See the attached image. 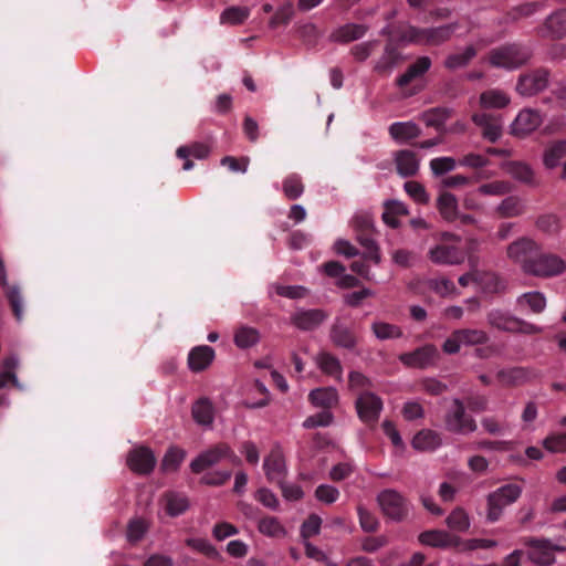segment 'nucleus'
I'll use <instances>...</instances> for the list:
<instances>
[{
  "label": "nucleus",
  "mask_w": 566,
  "mask_h": 566,
  "mask_svg": "<svg viewBox=\"0 0 566 566\" xmlns=\"http://www.w3.org/2000/svg\"><path fill=\"white\" fill-rule=\"evenodd\" d=\"M486 318L492 327L507 333L535 335L543 332L541 326L526 322L502 310L490 311Z\"/></svg>",
  "instance_id": "obj_1"
},
{
  "label": "nucleus",
  "mask_w": 566,
  "mask_h": 566,
  "mask_svg": "<svg viewBox=\"0 0 566 566\" xmlns=\"http://www.w3.org/2000/svg\"><path fill=\"white\" fill-rule=\"evenodd\" d=\"M531 57L527 49L518 44H507L493 49L488 54L491 66L504 70H514L524 65Z\"/></svg>",
  "instance_id": "obj_2"
},
{
  "label": "nucleus",
  "mask_w": 566,
  "mask_h": 566,
  "mask_svg": "<svg viewBox=\"0 0 566 566\" xmlns=\"http://www.w3.org/2000/svg\"><path fill=\"white\" fill-rule=\"evenodd\" d=\"M376 501L382 515L394 522L405 521L410 513L409 501L395 489L382 490Z\"/></svg>",
  "instance_id": "obj_3"
},
{
  "label": "nucleus",
  "mask_w": 566,
  "mask_h": 566,
  "mask_svg": "<svg viewBox=\"0 0 566 566\" xmlns=\"http://www.w3.org/2000/svg\"><path fill=\"white\" fill-rule=\"evenodd\" d=\"M522 494V488L517 484H505L491 492L486 497V518L496 522L506 506L516 502Z\"/></svg>",
  "instance_id": "obj_4"
},
{
  "label": "nucleus",
  "mask_w": 566,
  "mask_h": 566,
  "mask_svg": "<svg viewBox=\"0 0 566 566\" xmlns=\"http://www.w3.org/2000/svg\"><path fill=\"white\" fill-rule=\"evenodd\" d=\"M565 271L566 260L552 252H542L541 249L533 262L525 266V274L543 279L558 276Z\"/></svg>",
  "instance_id": "obj_5"
},
{
  "label": "nucleus",
  "mask_w": 566,
  "mask_h": 566,
  "mask_svg": "<svg viewBox=\"0 0 566 566\" xmlns=\"http://www.w3.org/2000/svg\"><path fill=\"white\" fill-rule=\"evenodd\" d=\"M223 459H230L233 463H240V459L233 453L230 446L220 442L199 453L198 457L191 461L190 469L193 473L199 474L217 465Z\"/></svg>",
  "instance_id": "obj_6"
},
{
  "label": "nucleus",
  "mask_w": 566,
  "mask_h": 566,
  "mask_svg": "<svg viewBox=\"0 0 566 566\" xmlns=\"http://www.w3.org/2000/svg\"><path fill=\"white\" fill-rule=\"evenodd\" d=\"M447 430L458 434H468L474 432L478 428L474 418L465 412L463 402L454 398L450 409L444 416Z\"/></svg>",
  "instance_id": "obj_7"
},
{
  "label": "nucleus",
  "mask_w": 566,
  "mask_h": 566,
  "mask_svg": "<svg viewBox=\"0 0 566 566\" xmlns=\"http://www.w3.org/2000/svg\"><path fill=\"white\" fill-rule=\"evenodd\" d=\"M541 245L533 239L522 237L510 243L506 248L507 258L514 263L520 264L525 273L527 263H532Z\"/></svg>",
  "instance_id": "obj_8"
},
{
  "label": "nucleus",
  "mask_w": 566,
  "mask_h": 566,
  "mask_svg": "<svg viewBox=\"0 0 566 566\" xmlns=\"http://www.w3.org/2000/svg\"><path fill=\"white\" fill-rule=\"evenodd\" d=\"M524 545L528 546L527 556L530 560L539 566H548L555 563L554 552L564 549L543 538H526Z\"/></svg>",
  "instance_id": "obj_9"
},
{
  "label": "nucleus",
  "mask_w": 566,
  "mask_h": 566,
  "mask_svg": "<svg viewBox=\"0 0 566 566\" xmlns=\"http://www.w3.org/2000/svg\"><path fill=\"white\" fill-rule=\"evenodd\" d=\"M440 354L434 345L428 344L413 352L401 354L399 359L407 367L424 369L434 366Z\"/></svg>",
  "instance_id": "obj_10"
},
{
  "label": "nucleus",
  "mask_w": 566,
  "mask_h": 566,
  "mask_svg": "<svg viewBox=\"0 0 566 566\" xmlns=\"http://www.w3.org/2000/svg\"><path fill=\"white\" fill-rule=\"evenodd\" d=\"M538 36L551 40H560L566 36V9L552 12L537 27Z\"/></svg>",
  "instance_id": "obj_11"
},
{
  "label": "nucleus",
  "mask_w": 566,
  "mask_h": 566,
  "mask_svg": "<svg viewBox=\"0 0 566 566\" xmlns=\"http://www.w3.org/2000/svg\"><path fill=\"white\" fill-rule=\"evenodd\" d=\"M549 73L545 69H537L522 74L516 84V91L523 96H533L548 85Z\"/></svg>",
  "instance_id": "obj_12"
},
{
  "label": "nucleus",
  "mask_w": 566,
  "mask_h": 566,
  "mask_svg": "<svg viewBox=\"0 0 566 566\" xmlns=\"http://www.w3.org/2000/svg\"><path fill=\"white\" fill-rule=\"evenodd\" d=\"M428 259L437 265H457L464 261V254L455 244L439 242L427 253Z\"/></svg>",
  "instance_id": "obj_13"
},
{
  "label": "nucleus",
  "mask_w": 566,
  "mask_h": 566,
  "mask_svg": "<svg viewBox=\"0 0 566 566\" xmlns=\"http://www.w3.org/2000/svg\"><path fill=\"white\" fill-rule=\"evenodd\" d=\"M356 409L360 420L366 423L375 422L382 410V401L377 395L363 391L356 399Z\"/></svg>",
  "instance_id": "obj_14"
},
{
  "label": "nucleus",
  "mask_w": 566,
  "mask_h": 566,
  "mask_svg": "<svg viewBox=\"0 0 566 566\" xmlns=\"http://www.w3.org/2000/svg\"><path fill=\"white\" fill-rule=\"evenodd\" d=\"M127 465L134 473L146 475L153 472L156 465V458L149 448L138 447L129 451Z\"/></svg>",
  "instance_id": "obj_15"
},
{
  "label": "nucleus",
  "mask_w": 566,
  "mask_h": 566,
  "mask_svg": "<svg viewBox=\"0 0 566 566\" xmlns=\"http://www.w3.org/2000/svg\"><path fill=\"white\" fill-rule=\"evenodd\" d=\"M472 122L481 128L482 137L495 143L502 136L503 119L500 115L479 113L472 115Z\"/></svg>",
  "instance_id": "obj_16"
},
{
  "label": "nucleus",
  "mask_w": 566,
  "mask_h": 566,
  "mask_svg": "<svg viewBox=\"0 0 566 566\" xmlns=\"http://www.w3.org/2000/svg\"><path fill=\"white\" fill-rule=\"evenodd\" d=\"M537 373L530 367L504 368L496 373V379L502 386L516 387L532 381Z\"/></svg>",
  "instance_id": "obj_17"
},
{
  "label": "nucleus",
  "mask_w": 566,
  "mask_h": 566,
  "mask_svg": "<svg viewBox=\"0 0 566 566\" xmlns=\"http://www.w3.org/2000/svg\"><path fill=\"white\" fill-rule=\"evenodd\" d=\"M484 48V44L479 41L475 44H468L464 48L449 54L443 65L450 71L463 69L476 56L478 52Z\"/></svg>",
  "instance_id": "obj_18"
},
{
  "label": "nucleus",
  "mask_w": 566,
  "mask_h": 566,
  "mask_svg": "<svg viewBox=\"0 0 566 566\" xmlns=\"http://www.w3.org/2000/svg\"><path fill=\"white\" fill-rule=\"evenodd\" d=\"M541 114L533 109L521 111L511 126V132L515 136H526L534 132L542 124Z\"/></svg>",
  "instance_id": "obj_19"
},
{
  "label": "nucleus",
  "mask_w": 566,
  "mask_h": 566,
  "mask_svg": "<svg viewBox=\"0 0 566 566\" xmlns=\"http://www.w3.org/2000/svg\"><path fill=\"white\" fill-rule=\"evenodd\" d=\"M326 318L327 314L319 308L298 310L291 315V323L300 329L311 331L318 327Z\"/></svg>",
  "instance_id": "obj_20"
},
{
  "label": "nucleus",
  "mask_w": 566,
  "mask_h": 566,
  "mask_svg": "<svg viewBox=\"0 0 566 566\" xmlns=\"http://www.w3.org/2000/svg\"><path fill=\"white\" fill-rule=\"evenodd\" d=\"M214 359L212 347L202 345L192 348L188 355V366L193 373H200L207 369Z\"/></svg>",
  "instance_id": "obj_21"
},
{
  "label": "nucleus",
  "mask_w": 566,
  "mask_h": 566,
  "mask_svg": "<svg viewBox=\"0 0 566 566\" xmlns=\"http://www.w3.org/2000/svg\"><path fill=\"white\" fill-rule=\"evenodd\" d=\"M191 416L195 422L201 427L210 428L214 420V407L207 397H201L191 406Z\"/></svg>",
  "instance_id": "obj_22"
},
{
  "label": "nucleus",
  "mask_w": 566,
  "mask_h": 566,
  "mask_svg": "<svg viewBox=\"0 0 566 566\" xmlns=\"http://www.w3.org/2000/svg\"><path fill=\"white\" fill-rule=\"evenodd\" d=\"M502 169L512 178L526 185H536L535 174L532 167L524 161L510 160L501 165Z\"/></svg>",
  "instance_id": "obj_23"
},
{
  "label": "nucleus",
  "mask_w": 566,
  "mask_h": 566,
  "mask_svg": "<svg viewBox=\"0 0 566 566\" xmlns=\"http://www.w3.org/2000/svg\"><path fill=\"white\" fill-rule=\"evenodd\" d=\"M397 172L401 177L415 176L419 170V160L411 150H398L395 153Z\"/></svg>",
  "instance_id": "obj_24"
},
{
  "label": "nucleus",
  "mask_w": 566,
  "mask_h": 566,
  "mask_svg": "<svg viewBox=\"0 0 566 566\" xmlns=\"http://www.w3.org/2000/svg\"><path fill=\"white\" fill-rule=\"evenodd\" d=\"M368 31V27L358 23H347L335 29L331 39L339 43H348L361 39Z\"/></svg>",
  "instance_id": "obj_25"
},
{
  "label": "nucleus",
  "mask_w": 566,
  "mask_h": 566,
  "mask_svg": "<svg viewBox=\"0 0 566 566\" xmlns=\"http://www.w3.org/2000/svg\"><path fill=\"white\" fill-rule=\"evenodd\" d=\"M421 130L413 122H396L389 126V135L399 144H405L419 137Z\"/></svg>",
  "instance_id": "obj_26"
},
{
  "label": "nucleus",
  "mask_w": 566,
  "mask_h": 566,
  "mask_svg": "<svg viewBox=\"0 0 566 566\" xmlns=\"http://www.w3.org/2000/svg\"><path fill=\"white\" fill-rule=\"evenodd\" d=\"M526 210L524 201L517 196L504 198L494 209L500 218H515L522 216Z\"/></svg>",
  "instance_id": "obj_27"
},
{
  "label": "nucleus",
  "mask_w": 566,
  "mask_h": 566,
  "mask_svg": "<svg viewBox=\"0 0 566 566\" xmlns=\"http://www.w3.org/2000/svg\"><path fill=\"white\" fill-rule=\"evenodd\" d=\"M419 542L432 547H450L458 544V538L446 531L431 530L419 535Z\"/></svg>",
  "instance_id": "obj_28"
},
{
  "label": "nucleus",
  "mask_w": 566,
  "mask_h": 566,
  "mask_svg": "<svg viewBox=\"0 0 566 566\" xmlns=\"http://www.w3.org/2000/svg\"><path fill=\"white\" fill-rule=\"evenodd\" d=\"M455 30L457 24L454 23L434 28H424L423 45H440L447 42L452 36Z\"/></svg>",
  "instance_id": "obj_29"
},
{
  "label": "nucleus",
  "mask_w": 566,
  "mask_h": 566,
  "mask_svg": "<svg viewBox=\"0 0 566 566\" xmlns=\"http://www.w3.org/2000/svg\"><path fill=\"white\" fill-rule=\"evenodd\" d=\"M308 399L315 407L329 409L338 403V392L333 387L316 388L310 392Z\"/></svg>",
  "instance_id": "obj_30"
},
{
  "label": "nucleus",
  "mask_w": 566,
  "mask_h": 566,
  "mask_svg": "<svg viewBox=\"0 0 566 566\" xmlns=\"http://www.w3.org/2000/svg\"><path fill=\"white\" fill-rule=\"evenodd\" d=\"M516 304L521 308H527L533 314H541L546 308V297L538 291L526 292L516 298Z\"/></svg>",
  "instance_id": "obj_31"
},
{
  "label": "nucleus",
  "mask_w": 566,
  "mask_h": 566,
  "mask_svg": "<svg viewBox=\"0 0 566 566\" xmlns=\"http://www.w3.org/2000/svg\"><path fill=\"white\" fill-rule=\"evenodd\" d=\"M441 443L440 434L431 429L419 431L411 441L413 449L419 451H433L439 448Z\"/></svg>",
  "instance_id": "obj_32"
},
{
  "label": "nucleus",
  "mask_w": 566,
  "mask_h": 566,
  "mask_svg": "<svg viewBox=\"0 0 566 566\" xmlns=\"http://www.w3.org/2000/svg\"><path fill=\"white\" fill-rule=\"evenodd\" d=\"M566 157V140H557L547 145L543 153V164L547 169H554L559 166L563 158Z\"/></svg>",
  "instance_id": "obj_33"
},
{
  "label": "nucleus",
  "mask_w": 566,
  "mask_h": 566,
  "mask_svg": "<svg viewBox=\"0 0 566 566\" xmlns=\"http://www.w3.org/2000/svg\"><path fill=\"white\" fill-rule=\"evenodd\" d=\"M431 66V60L429 56L418 57L408 69L397 78L399 86H406L412 80L424 74Z\"/></svg>",
  "instance_id": "obj_34"
},
{
  "label": "nucleus",
  "mask_w": 566,
  "mask_h": 566,
  "mask_svg": "<svg viewBox=\"0 0 566 566\" xmlns=\"http://www.w3.org/2000/svg\"><path fill=\"white\" fill-rule=\"evenodd\" d=\"M479 103L482 108L497 109L507 106L510 103V97L503 91L492 88L481 93Z\"/></svg>",
  "instance_id": "obj_35"
},
{
  "label": "nucleus",
  "mask_w": 566,
  "mask_h": 566,
  "mask_svg": "<svg viewBox=\"0 0 566 566\" xmlns=\"http://www.w3.org/2000/svg\"><path fill=\"white\" fill-rule=\"evenodd\" d=\"M264 470L270 482L283 489V460L277 453H271L264 460Z\"/></svg>",
  "instance_id": "obj_36"
},
{
  "label": "nucleus",
  "mask_w": 566,
  "mask_h": 566,
  "mask_svg": "<svg viewBox=\"0 0 566 566\" xmlns=\"http://www.w3.org/2000/svg\"><path fill=\"white\" fill-rule=\"evenodd\" d=\"M19 366V358L17 355H10L2 360V370L0 373V388H6L8 385L19 388L20 384L15 375V369Z\"/></svg>",
  "instance_id": "obj_37"
},
{
  "label": "nucleus",
  "mask_w": 566,
  "mask_h": 566,
  "mask_svg": "<svg viewBox=\"0 0 566 566\" xmlns=\"http://www.w3.org/2000/svg\"><path fill=\"white\" fill-rule=\"evenodd\" d=\"M437 207L443 219L455 221L458 218V200L454 195L443 192L439 196Z\"/></svg>",
  "instance_id": "obj_38"
},
{
  "label": "nucleus",
  "mask_w": 566,
  "mask_h": 566,
  "mask_svg": "<svg viewBox=\"0 0 566 566\" xmlns=\"http://www.w3.org/2000/svg\"><path fill=\"white\" fill-rule=\"evenodd\" d=\"M399 59V52L391 44H387L382 55L376 62L374 70L379 74H389L397 65Z\"/></svg>",
  "instance_id": "obj_39"
},
{
  "label": "nucleus",
  "mask_w": 566,
  "mask_h": 566,
  "mask_svg": "<svg viewBox=\"0 0 566 566\" xmlns=\"http://www.w3.org/2000/svg\"><path fill=\"white\" fill-rule=\"evenodd\" d=\"M315 361L318 368L324 374L333 376L336 379H340L342 366L339 360L335 356L328 353H321L316 356Z\"/></svg>",
  "instance_id": "obj_40"
},
{
  "label": "nucleus",
  "mask_w": 566,
  "mask_h": 566,
  "mask_svg": "<svg viewBox=\"0 0 566 566\" xmlns=\"http://www.w3.org/2000/svg\"><path fill=\"white\" fill-rule=\"evenodd\" d=\"M250 15L248 7L233 6L222 11L220 14L221 24L239 25L242 24Z\"/></svg>",
  "instance_id": "obj_41"
},
{
  "label": "nucleus",
  "mask_w": 566,
  "mask_h": 566,
  "mask_svg": "<svg viewBox=\"0 0 566 566\" xmlns=\"http://www.w3.org/2000/svg\"><path fill=\"white\" fill-rule=\"evenodd\" d=\"M332 340L335 345L353 348L356 345V337L353 332L340 323H335L331 332Z\"/></svg>",
  "instance_id": "obj_42"
},
{
  "label": "nucleus",
  "mask_w": 566,
  "mask_h": 566,
  "mask_svg": "<svg viewBox=\"0 0 566 566\" xmlns=\"http://www.w3.org/2000/svg\"><path fill=\"white\" fill-rule=\"evenodd\" d=\"M426 285L442 297L458 295L455 284L444 276L429 279L426 281Z\"/></svg>",
  "instance_id": "obj_43"
},
{
  "label": "nucleus",
  "mask_w": 566,
  "mask_h": 566,
  "mask_svg": "<svg viewBox=\"0 0 566 566\" xmlns=\"http://www.w3.org/2000/svg\"><path fill=\"white\" fill-rule=\"evenodd\" d=\"M233 340L239 348L245 349L260 340V333L253 327L241 326L235 331Z\"/></svg>",
  "instance_id": "obj_44"
},
{
  "label": "nucleus",
  "mask_w": 566,
  "mask_h": 566,
  "mask_svg": "<svg viewBox=\"0 0 566 566\" xmlns=\"http://www.w3.org/2000/svg\"><path fill=\"white\" fill-rule=\"evenodd\" d=\"M450 108H432L424 112L421 116L427 126L441 130L446 122L451 117Z\"/></svg>",
  "instance_id": "obj_45"
},
{
  "label": "nucleus",
  "mask_w": 566,
  "mask_h": 566,
  "mask_svg": "<svg viewBox=\"0 0 566 566\" xmlns=\"http://www.w3.org/2000/svg\"><path fill=\"white\" fill-rule=\"evenodd\" d=\"M371 331L379 340L396 339L402 336V329L398 325L376 321L371 324Z\"/></svg>",
  "instance_id": "obj_46"
},
{
  "label": "nucleus",
  "mask_w": 566,
  "mask_h": 566,
  "mask_svg": "<svg viewBox=\"0 0 566 566\" xmlns=\"http://www.w3.org/2000/svg\"><path fill=\"white\" fill-rule=\"evenodd\" d=\"M446 523L452 531L464 533L470 528V517L462 507H455L446 518Z\"/></svg>",
  "instance_id": "obj_47"
},
{
  "label": "nucleus",
  "mask_w": 566,
  "mask_h": 566,
  "mask_svg": "<svg viewBox=\"0 0 566 566\" xmlns=\"http://www.w3.org/2000/svg\"><path fill=\"white\" fill-rule=\"evenodd\" d=\"M545 8L544 2L535 1V2H525L514 7L509 15L513 21H517L521 19H526L535 15L536 13L543 11Z\"/></svg>",
  "instance_id": "obj_48"
},
{
  "label": "nucleus",
  "mask_w": 566,
  "mask_h": 566,
  "mask_svg": "<svg viewBox=\"0 0 566 566\" xmlns=\"http://www.w3.org/2000/svg\"><path fill=\"white\" fill-rule=\"evenodd\" d=\"M476 286L486 293H495L502 289V283L495 273L478 270Z\"/></svg>",
  "instance_id": "obj_49"
},
{
  "label": "nucleus",
  "mask_w": 566,
  "mask_h": 566,
  "mask_svg": "<svg viewBox=\"0 0 566 566\" xmlns=\"http://www.w3.org/2000/svg\"><path fill=\"white\" fill-rule=\"evenodd\" d=\"M536 228L547 234H557L560 231V218L555 213H545L536 219Z\"/></svg>",
  "instance_id": "obj_50"
},
{
  "label": "nucleus",
  "mask_w": 566,
  "mask_h": 566,
  "mask_svg": "<svg viewBox=\"0 0 566 566\" xmlns=\"http://www.w3.org/2000/svg\"><path fill=\"white\" fill-rule=\"evenodd\" d=\"M185 457H186L185 450L177 448V447H171L170 449H168V451L166 452V454L163 459V462H161L163 470L164 471H172V472L177 471L179 465L184 461Z\"/></svg>",
  "instance_id": "obj_51"
},
{
  "label": "nucleus",
  "mask_w": 566,
  "mask_h": 566,
  "mask_svg": "<svg viewBox=\"0 0 566 566\" xmlns=\"http://www.w3.org/2000/svg\"><path fill=\"white\" fill-rule=\"evenodd\" d=\"M512 187L510 182L503 180H495L492 182L481 185L476 189V192L482 196L500 197L509 193Z\"/></svg>",
  "instance_id": "obj_52"
},
{
  "label": "nucleus",
  "mask_w": 566,
  "mask_h": 566,
  "mask_svg": "<svg viewBox=\"0 0 566 566\" xmlns=\"http://www.w3.org/2000/svg\"><path fill=\"white\" fill-rule=\"evenodd\" d=\"M188 506L189 503L186 496L175 493L166 494V511L170 516L182 514Z\"/></svg>",
  "instance_id": "obj_53"
},
{
  "label": "nucleus",
  "mask_w": 566,
  "mask_h": 566,
  "mask_svg": "<svg viewBox=\"0 0 566 566\" xmlns=\"http://www.w3.org/2000/svg\"><path fill=\"white\" fill-rule=\"evenodd\" d=\"M424 28L406 25L400 30L399 40L405 44L423 45Z\"/></svg>",
  "instance_id": "obj_54"
},
{
  "label": "nucleus",
  "mask_w": 566,
  "mask_h": 566,
  "mask_svg": "<svg viewBox=\"0 0 566 566\" xmlns=\"http://www.w3.org/2000/svg\"><path fill=\"white\" fill-rule=\"evenodd\" d=\"M543 447L551 453L566 452V433H551L543 440Z\"/></svg>",
  "instance_id": "obj_55"
},
{
  "label": "nucleus",
  "mask_w": 566,
  "mask_h": 566,
  "mask_svg": "<svg viewBox=\"0 0 566 566\" xmlns=\"http://www.w3.org/2000/svg\"><path fill=\"white\" fill-rule=\"evenodd\" d=\"M462 345H480L488 342V334L482 329H458Z\"/></svg>",
  "instance_id": "obj_56"
},
{
  "label": "nucleus",
  "mask_w": 566,
  "mask_h": 566,
  "mask_svg": "<svg viewBox=\"0 0 566 566\" xmlns=\"http://www.w3.org/2000/svg\"><path fill=\"white\" fill-rule=\"evenodd\" d=\"M429 165L434 176H442L454 170L457 161L453 157H438L431 159Z\"/></svg>",
  "instance_id": "obj_57"
},
{
  "label": "nucleus",
  "mask_w": 566,
  "mask_h": 566,
  "mask_svg": "<svg viewBox=\"0 0 566 566\" xmlns=\"http://www.w3.org/2000/svg\"><path fill=\"white\" fill-rule=\"evenodd\" d=\"M322 526V518L316 514H311L301 525V536L305 541L318 535Z\"/></svg>",
  "instance_id": "obj_58"
},
{
  "label": "nucleus",
  "mask_w": 566,
  "mask_h": 566,
  "mask_svg": "<svg viewBox=\"0 0 566 566\" xmlns=\"http://www.w3.org/2000/svg\"><path fill=\"white\" fill-rule=\"evenodd\" d=\"M359 524L363 531L374 533L379 527L378 518L364 506L357 507Z\"/></svg>",
  "instance_id": "obj_59"
},
{
  "label": "nucleus",
  "mask_w": 566,
  "mask_h": 566,
  "mask_svg": "<svg viewBox=\"0 0 566 566\" xmlns=\"http://www.w3.org/2000/svg\"><path fill=\"white\" fill-rule=\"evenodd\" d=\"M339 494L338 489L329 484H321L315 490L316 500L328 505L335 503Z\"/></svg>",
  "instance_id": "obj_60"
},
{
  "label": "nucleus",
  "mask_w": 566,
  "mask_h": 566,
  "mask_svg": "<svg viewBox=\"0 0 566 566\" xmlns=\"http://www.w3.org/2000/svg\"><path fill=\"white\" fill-rule=\"evenodd\" d=\"M406 192L418 203H427L429 201V195L424 187L418 181H407L405 184Z\"/></svg>",
  "instance_id": "obj_61"
},
{
  "label": "nucleus",
  "mask_w": 566,
  "mask_h": 566,
  "mask_svg": "<svg viewBox=\"0 0 566 566\" xmlns=\"http://www.w3.org/2000/svg\"><path fill=\"white\" fill-rule=\"evenodd\" d=\"M259 531L266 536L275 537L281 534L282 526L279 518L268 516L259 522Z\"/></svg>",
  "instance_id": "obj_62"
},
{
  "label": "nucleus",
  "mask_w": 566,
  "mask_h": 566,
  "mask_svg": "<svg viewBox=\"0 0 566 566\" xmlns=\"http://www.w3.org/2000/svg\"><path fill=\"white\" fill-rule=\"evenodd\" d=\"M305 555L316 562H322L327 566H338L337 563L333 562L325 552L317 546L313 545L308 541L304 542Z\"/></svg>",
  "instance_id": "obj_63"
},
{
  "label": "nucleus",
  "mask_w": 566,
  "mask_h": 566,
  "mask_svg": "<svg viewBox=\"0 0 566 566\" xmlns=\"http://www.w3.org/2000/svg\"><path fill=\"white\" fill-rule=\"evenodd\" d=\"M7 297L9 300L12 312L17 321L22 319V296L18 286H10L7 289Z\"/></svg>",
  "instance_id": "obj_64"
}]
</instances>
